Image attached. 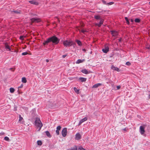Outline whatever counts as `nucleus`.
<instances>
[{
  "label": "nucleus",
  "instance_id": "f257e3e1",
  "mask_svg": "<svg viewBox=\"0 0 150 150\" xmlns=\"http://www.w3.org/2000/svg\"><path fill=\"white\" fill-rule=\"evenodd\" d=\"M60 41V40L55 35H53L47 38L46 40L43 43V44L44 46L47 45L49 43L52 42L54 45L58 44Z\"/></svg>",
  "mask_w": 150,
  "mask_h": 150
},
{
  "label": "nucleus",
  "instance_id": "f03ea898",
  "mask_svg": "<svg viewBox=\"0 0 150 150\" xmlns=\"http://www.w3.org/2000/svg\"><path fill=\"white\" fill-rule=\"evenodd\" d=\"M35 124L37 129H38L37 131H39L43 126V125L39 118L38 117L36 118V119L35 121Z\"/></svg>",
  "mask_w": 150,
  "mask_h": 150
},
{
  "label": "nucleus",
  "instance_id": "7ed1b4c3",
  "mask_svg": "<svg viewBox=\"0 0 150 150\" xmlns=\"http://www.w3.org/2000/svg\"><path fill=\"white\" fill-rule=\"evenodd\" d=\"M74 44L72 40H66L63 42V44L64 46L66 47L71 46Z\"/></svg>",
  "mask_w": 150,
  "mask_h": 150
},
{
  "label": "nucleus",
  "instance_id": "20e7f679",
  "mask_svg": "<svg viewBox=\"0 0 150 150\" xmlns=\"http://www.w3.org/2000/svg\"><path fill=\"white\" fill-rule=\"evenodd\" d=\"M146 125L141 126L140 127L139 130L140 133L142 134H143L145 132L144 129L146 128Z\"/></svg>",
  "mask_w": 150,
  "mask_h": 150
},
{
  "label": "nucleus",
  "instance_id": "39448f33",
  "mask_svg": "<svg viewBox=\"0 0 150 150\" xmlns=\"http://www.w3.org/2000/svg\"><path fill=\"white\" fill-rule=\"evenodd\" d=\"M30 20L33 23L39 22L40 21V19L38 18H33Z\"/></svg>",
  "mask_w": 150,
  "mask_h": 150
},
{
  "label": "nucleus",
  "instance_id": "423d86ee",
  "mask_svg": "<svg viewBox=\"0 0 150 150\" xmlns=\"http://www.w3.org/2000/svg\"><path fill=\"white\" fill-rule=\"evenodd\" d=\"M67 132V128H64L62 131V135L63 137H65L66 136Z\"/></svg>",
  "mask_w": 150,
  "mask_h": 150
},
{
  "label": "nucleus",
  "instance_id": "0eeeda50",
  "mask_svg": "<svg viewBox=\"0 0 150 150\" xmlns=\"http://www.w3.org/2000/svg\"><path fill=\"white\" fill-rule=\"evenodd\" d=\"M100 20V21L99 23H96L95 24V25L98 26L99 27H100L101 26V25L103 24L104 21V20L101 18Z\"/></svg>",
  "mask_w": 150,
  "mask_h": 150
},
{
  "label": "nucleus",
  "instance_id": "6e6552de",
  "mask_svg": "<svg viewBox=\"0 0 150 150\" xmlns=\"http://www.w3.org/2000/svg\"><path fill=\"white\" fill-rule=\"evenodd\" d=\"M109 50V48L107 45H105L104 48L103 49L102 51L104 53H107Z\"/></svg>",
  "mask_w": 150,
  "mask_h": 150
},
{
  "label": "nucleus",
  "instance_id": "1a4fd4ad",
  "mask_svg": "<svg viewBox=\"0 0 150 150\" xmlns=\"http://www.w3.org/2000/svg\"><path fill=\"white\" fill-rule=\"evenodd\" d=\"M110 32L113 36L116 37L118 35V32L115 30H110Z\"/></svg>",
  "mask_w": 150,
  "mask_h": 150
},
{
  "label": "nucleus",
  "instance_id": "9d476101",
  "mask_svg": "<svg viewBox=\"0 0 150 150\" xmlns=\"http://www.w3.org/2000/svg\"><path fill=\"white\" fill-rule=\"evenodd\" d=\"M88 118L87 117H85L83 118L79 122L78 125L79 126L81 125V124L83 122L86 121L87 120Z\"/></svg>",
  "mask_w": 150,
  "mask_h": 150
},
{
  "label": "nucleus",
  "instance_id": "9b49d317",
  "mask_svg": "<svg viewBox=\"0 0 150 150\" xmlns=\"http://www.w3.org/2000/svg\"><path fill=\"white\" fill-rule=\"evenodd\" d=\"M11 12L12 14H18L21 13V11L18 10H13L11 11Z\"/></svg>",
  "mask_w": 150,
  "mask_h": 150
},
{
  "label": "nucleus",
  "instance_id": "f8f14e48",
  "mask_svg": "<svg viewBox=\"0 0 150 150\" xmlns=\"http://www.w3.org/2000/svg\"><path fill=\"white\" fill-rule=\"evenodd\" d=\"M81 72L84 74H88L90 73H91V72L90 71H88L86 69H82L81 71Z\"/></svg>",
  "mask_w": 150,
  "mask_h": 150
},
{
  "label": "nucleus",
  "instance_id": "ddd939ff",
  "mask_svg": "<svg viewBox=\"0 0 150 150\" xmlns=\"http://www.w3.org/2000/svg\"><path fill=\"white\" fill-rule=\"evenodd\" d=\"M5 47L6 50L9 51H11V49L10 47V46L8 45L7 43H6L5 44Z\"/></svg>",
  "mask_w": 150,
  "mask_h": 150
},
{
  "label": "nucleus",
  "instance_id": "4468645a",
  "mask_svg": "<svg viewBox=\"0 0 150 150\" xmlns=\"http://www.w3.org/2000/svg\"><path fill=\"white\" fill-rule=\"evenodd\" d=\"M81 138V136L80 134L78 133L76 134L75 139L77 140H79Z\"/></svg>",
  "mask_w": 150,
  "mask_h": 150
},
{
  "label": "nucleus",
  "instance_id": "2eb2a0df",
  "mask_svg": "<svg viewBox=\"0 0 150 150\" xmlns=\"http://www.w3.org/2000/svg\"><path fill=\"white\" fill-rule=\"evenodd\" d=\"M29 2L32 4H34L36 5H38V2H36L35 0L29 1Z\"/></svg>",
  "mask_w": 150,
  "mask_h": 150
},
{
  "label": "nucleus",
  "instance_id": "dca6fc26",
  "mask_svg": "<svg viewBox=\"0 0 150 150\" xmlns=\"http://www.w3.org/2000/svg\"><path fill=\"white\" fill-rule=\"evenodd\" d=\"M111 68L113 70L116 71H120L119 69L117 67H115L114 65H112L111 67Z\"/></svg>",
  "mask_w": 150,
  "mask_h": 150
},
{
  "label": "nucleus",
  "instance_id": "f3484780",
  "mask_svg": "<svg viewBox=\"0 0 150 150\" xmlns=\"http://www.w3.org/2000/svg\"><path fill=\"white\" fill-rule=\"evenodd\" d=\"M101 85H102V84L100 83H96V84H94V85H93V86L92 88H97L98 86H100Z\"/></svg>",
  "mask_w": 150,
  "mask_h": 150
},
{
  "label": "nucleus",
  "instance_id": "a211bd4d",
  "mask_svg": "<svg viewBox=\"0 0 150 150\" xmlns=\"http://www.w3.org/2000/svg\"><path fill=\"white\" fill-rule=\"evenodd\" d=\"M75 42L77 43L79 46H81L82 45V42L80 40L76 39L75 40Z\"/></svg>",
  "mask_w": 150,
  "mask_h": 150
},
{
  "label": "nucleus",
  "instance_id": "6ab92c4d",
  "mask_svg": "<svg viewBox=\"0 0 150 150\" xmlns=\"http://www.w3.org/2000/svg\"><path fill=\"white\" fill-rule=\"evenodd\" d=\"M85 61V59H83L82 60H81L80 59H78L76 62V64H79Z\"/></svg>",
  "mask_w": 150,
  "mask_h": 150
},
{
  "label": "nucleus",
  "instance_id": "aec40b11",
  "mask_svg": "<svg viewBox=\"0 0 150 150\" xmlns=\"http://www.w3.org/2000/svg\"><path fill=\"white\" fill-rule=\"evenodd\" d=\"M79 80L81 82H85L86 80V79L83 77H80L79 79Z\"/></svg>",
  "mask_w": 150,
  "mask_h": 150
},
{
  "label": "nucleus",
  "instance_id": "412c9836",
  "mask_svg": "<svg viewBox=\"0 0 150 150\" xmlns=\"http://www.w3.org/2000/svg\"><path fill=\"white\" fill-rule=\"evenodd\" d=\"M78 148L76 146H75L74 147L69 149L68 150H77Z\"/></svg>",
  "mask_w": 150,
  "mask_h": 150
},
{
  "label": "nucleus",
  "instance_id": "4be33fe9",
  "mask_svg": "<svg viewBox=\"0 0 150 150\" xmlns=\"http://www.w3.org/2000/svg\"><path fill=\"white\" fill-rule=\"evenodd\" d=\"M45 133L46 135L49 137H51V136L50 134V132L48 131H46Z\"/></svg>",
  "mask_w": 150,
  "mask_h": 150
},
{
  "label": "nucleus",
  "instance_id": "5701e85b",
  "mask_svg": "<svg viewBox=\"0 0 150 150\" xmlns=\"http://www.w3.org/2000/svg\"><path fill=\"white\" fill-rule=\"evenodd\" d=\"M22 82L23 83H26L27 80L25 77H23L22 78Z\"/></svg>",
  "mask_w": 150,
  "mask_h": 150
},
{
  "label": "nucleus",
  "instance_id": "b1692460",
  "mask_svg": "<svg viewBox=\"0 0 150 150\" xmlns=\"http://www.w3.org/2000/svg\"><path fill=\"white\" fill-rule=\"evenodd\" d=\"M74 91L77 94H79V89H78L74 87Z\"/></svg>",
  "mask_w": 150,
  "mask_h": 150
},
{
  "label": "nucleus",
  "instance_id": "393cba45",
  "mask_svg": "<svg viewBox=\"0 0 150 150\" xmlns=\"http://www.w3.org/2000/svg\"><path fill=\"white\" fill-rule=\"evenodd\" d=\"M94 18L96 20H100L101 18L99 15H96L94 16Z\"/></svg>",
  "mask_w": 150,
  "mask_h": 150
},
{
  "label": "nucleus",
  "instance_id": "a878e982",
  "mask_svg": "<svg viewBox=\"0 0 150 150\" xmlns=\"http://www.w3.org/2000/svg\"><path fill=\"white\" fill-rule=\"evenodd\" d=\"M140 21V19L138 18H135L134 20V22L136 23H139Z\"/></svg>",
  "mask_w": 150,
  "mask_h": 150
},
{
  "label": "nucleus",
  "instance_id": "bb28decb",
  "mask_svg": "<svg viewBox=\"0 0 150 150\" xmlns=\"http://www.w3.org/2000/svg\"><path fill=\"white\" fill-rule=\"evenodd\" d=\"M37 144L38 145L41 146L42 145V141L40 140H38L37 141Z\"/></svg>",
  "mask_w": 150,
  "mask_h": 150
},
{
  "label": "nucleus",
  "instance_id": "cd10ccee",
  "mask_svg": "<svg viewBox=\"0 0 150 150\" xmlns=\"http://www.w3.org/2000/svg\"><path fill=\"white\" fill-rule=\"evenodd\" d=\"M10 92L11 93H13L14 92V91H15V89L13 88H10Z\"/></svg>",
  "mask_w": 150,
  "mask_h": 150
},
{
  "label": "nucleus",
  "instance_id": "c85d7f7f",
  "mask_svg": "<svg viewBox=\"0 0 150 150\" xmlns=\"http://www.w3.org/2000/svg\"><path fill=\"white\" fill-rule=\"evenodd\" d=\"M77 150H86L84 149L82 147L80 146L78 149Z\"/></svg>",
  "mask_w": 150,
  "mask_h": 150
},
{
  "label": "nucleus",
  "instance_id": "c756f323",
  "mask_svg": "<svg viewBox=\"0 0 150 150\" xmlns=\"http://www.w3.org/2000/svg\"><path fill=\"white\" fill-rule=\"evenodd\" d=\"M4 139L5 140L8 141H9V138L7 137H5Z\"/></svg>",
  "mask_w": 150,
  "mask_h": 150
},
{
  "label": "nucleus",
  "instance_id": "7c9ffc66",
  "mask_svg": "<svg viewBox=\"0 0 150 150\" xmlns=\"http://www.w3.org/2000/svg\"><path fill=\"white\" fill-rule=\"evenodd\" d=\"M146 128H147V130L149 131L150 130V126L149 125H146Z\"/></svg>",
  "mask_w": 150,
  "mask_h": 150
},
{
  "label": "nucleus",
  "instance_id": "2f4dec72",
  "mask_svg": "<svg viewBox=\"0 0 150 150\" xmlns=\"http://www.w3.org/2000/svg\"><path fill=\"white\" fill-rule=\"evenodd\" d=\"M23 119V118L22 117H21V115H19V121L20 122Z\"/></svg>",
  "mask_w": 150,
  "mask_h": 150
},
{
  "label": "nucleus",
  "instance_id": "473e14b6",
  "mask_svg": "<svg viewBox=\"0 0 150 150\" xmlns=\"http://www.w3.org/2000/svg\"><path fill=\"white\" fill-rule=\"evenodd\" d=\"M61 128V126H58L57 127V129L59 131L60 130Z\"/></svg>",
  "mask_w": 150,
  "mask_h": 150
},
{
  "label": "nucleus",
  "instance_id": "72a5a7b5",
  "mask_svg": "<svg viewBox=\"0 0 150 150\" xmlns=\"http://www.w3.org/2000/svg\"><path fill=\"white\" fill-rule=\"evenodd\" d=\"M102 2L104 4L107 5L108 3H107L106 1L104 0H102Z\"/></svg>",
  "mask_w": 150,
  "mask_h": 150
},
{
  "label": "nucleus",
  "instance_id": "f704fd0d",
  "mask_svg": "<svg viewBox=\"0 0 150 150\" xmlns=\"http://www.w3.org/2000/svg\"><path fill=\"white\" fill-rule=\"evenodd\" d=\"M114 2H111L109 3H108L107 5H110L112 4H114Z\"/></svg>",
  "mask_w": 150,
  "mask_h": 150
},
{
  "label": "nucleus",
  "instance_id": "c9c22d12",
  "mask_svg": "<svg viewBox=\"0 0 150 150\" xmlns=\"http://www.w3.org/2000/svg\"><path fill=\"white\" fill-rule=\"evenodd\" d=\"M126 64L127 66H129L131 64L129 62H127L126 63Z\"/></svg>",
  "mask_w": 150,
  "mask_h": 150
},
{
  "label": "nucleus",
  "instance_id": "e433bc0d",
  "mask_svg": "<svg viewBox=\"0 0 150 150\" xmlns=\"http://www.w3.org/2000/svg\"><path fill=\"white\" fill-rule=\"evenodd\" d=\"M28 54V52H23L22 54V55H26L27 54Z\"/></svg>",
  "mask_w": 150,
  "mask_h": 150
},
{
  "label": "nucleus",
  "instance_id": "4c0bfd02",
  "mask_svg": "<svg viewBox=\"0 0 150 150\" xmlns=\"http://www.w3.org/2000/svg\"><path fill=\"white\" fill-rule=\"evenodd\" d=\"M55 132H56V133L57 135H59V131H58L57 129H56V130Z\"/></svg>",
  "mask_w": 150,
  "mask_h": 150
},
{
  "label": "nucleus",
  "instance_id": "58836bf2",
  "mask_svg": "<svg viewBox=\"0 0 150 150\" xmlns=\"http://www.w3.org/2000/svg\"><path fill=\"white\" fill-rule=\"evenodd\" d=\"M81 32L83 33L84 34L86 32V30H84L83 29L81 30Z\"/></svg>",
  "mask_w": 150,
  "mask_h": 150
},
{
  "label": "nucleus",
  "instance_id": "ea45409f",
  "mask_svg": "<svg viewBox=\"0 0 150 150\" xmlns=\"http://www.w3.org/2000/svg\"><path fill=\"white\" fill-rule=\"evenodd\" d=\"M126 23H127V24L128 25H129L130 23H129V19L128 20H126Z\"/></svg>",
  "mask_w": 150,
  "mask_h": 150
},
{
  "label": "nucleus",
  "instance_id": "a19ab883",
  "mask_svg": "<svg viewBox=\"0 0 150 150\" xmlns=\"http://www.w3.org/2000/svg\"><path fill=\"white\" fill-rule=\"evenodd\" d=\"M19 38L21 40H23V36H21Z\"/></svg>",
  "mask_w": 150,
  "mask_h": 150
},
{
  "label": "nucleus",
  "instance_id": "79ce46f5",
  "mask_svg": "<svg viewBox=\"0 0 150 150\" xmlns=\"http://www.w3.org/2000/svg\"><path fill=\"white\" fill-rule=\"evenodd\" d=\"M5 134V133L4 132H2L0 133V136L4 135Z\"/></svg>",
  "mask_w": 150,
  "mask_h": 150
},
{
  "label": "nucleus",
  "instance_id": "37998d69",
  "mask_svg": "<svg viewBox=\"0 0 150 150\" xmlns=\"http://www.w3.org/2000/svg\"><path fill=\"white\" fill-rule=\"evenodd\" d=\"M23 84H22L20 86H19L18 87V88H22L23 87Z\"/></svg>",
  "mask_w": 150,
  "mask_h": 150
},
{
  "label": "nucleus",
  "instance_id": "c03bdc74",
  "mask_svg": "<svg viewBox=\"0 0 150 150\" xmlns=\"http://www.w3.org/2000/svg\"><path fill=\"white\" fill-rule=\"evenodd\" d=\"M120 87H121L120 86H117V90L119 89L120 88Z\"/></svg>",
  "mask_w": 150,
  "mask_h": 150
},
{
  "label": "nucleus",
  "instance_id": "a18cd8bd",
  "mask_svg": "<svg viewBox=\"0 0 150 150\" xmlns=\"http://www.w3.org/2000/svg\"><path fill=\"white\" fill-rule=\"evenodd\" d=\"M127 129H127L126 128H125L123 129L122 130L123 131H126Z\"/></svg>",
  "mask_w": 150,
  "mask_h": 150
},
{
  "label": "nucleus",
  "instance_id": "49530a36",
  "mask_svg": "<svg viewBox=\"0 0 150 150\" xmlns=\"http://www.w3.org/2000/svg\"><path fill=\"white\" fill-rule=\"evenodd\" d=\"M130 21H131V22H132V23H133V22H134V20L132 19H130Z\"/></svg>",
  "mask_w": 150,
  "mask_h": 150
},
{
  "label": "nucleus",
  "instance_id": "de8ad7c7",
  "mask_svg": "<svg viewBox=\"0 0 150 150\" xmlns=\"http://www.w3.org/2000/svg\"><path fill=\"white\" fill-rule=\"evenodd\" d=\"M67 56V55H63L62 57L63 58H65L66 56Z\"/></svg>",
  "mask_w": 150,
  "mask_h": 150
},
{
  "label": "nucleus",
  "instance_id": "09e8293b",
  "mask_svg": "<svg viewBox=\"0 0 150 150\" xmlns=\"http://www.w3.org/2000/svg\"><path fill=\"white\" fill-rule=\"evenodd\" d=\"M82 51L84 52H86V50L85 49H82Z\"/></svg>",
  "mask_w": 150,
  "mask_h": 150
},
{
  "label": "nucleus",
  "instance_id": "8fccbe9b",
  "mask_svg": "<svg viewBox=\"0 0 150 150\" xmlns=\"http://www.w3.org/2000/svg\"><path fill=\"white\" fill-rule=\"evenodd\" d=\"M125 20H126H126H128V18H127V17H125Z\"/></svg>",
  "mask_w": 150,
  "mask_h": 150
},
{
  "label": "nucleus",
  "instance_id": "3c124183",
  "mask_svg": "<svg viewBox=\"0 0 150 150\" xmlns=\"http://www.w3.org/2000/svg\"><path fill=\"white\" fill-rule=\"evenodd\" d=\"M146 48L147 49H149L150 50L149 47H146Z\"/></svg>",
  "mask_w": 150,
  "mask_h": 150
},
{
  "label": "nucleus",
  "instance_id": "603ef678",
  "mask_svg": "<svg viewBox=\"0 0 150 150\" xmlns=\"http://www.w3.org/2000/svg\"><path fill=\"white\" fill-rule=\"evenodd\" d=\"M46 62H49V60L48 59H46Z\"/></svg>",
  "mask_w": 150,
  "mask_h": 150
},
{
  "label": "nucleus",
  "instance_id": "864d4df0",
  "mask_svg": "<svg viewBox=\"0 0 150 150\" xmlns=\"http://www.w3.org/2000/svg\"><path fill=\"white\" fill-rule=\"evenodd\" d=\"M149 98L150 99V94H149Z\"/></svg>",
  "mask_w": 150,
  "mask_h": 150
},
{
  "label": "nucleus",
  "instance_id": "5fc2aeb1",
  "mask_svg": "<svg viewBox=\"0 0 150 150\" xmlns=\"http://www.w3.org/2000/svg\"><path fill=\"white\" fill-rule=\"evenodd\" d=\"M121 39H119V41L120 42H121Z\"/></svg>",
  "mask_w": 150,
  "mask_h": 150
},
{
  "label": "nucleus",
  "instance_id": "6e6d98bb",
  "mask_svg": "<svg viewBox=\"0 0 150 150\" xmlns=\"http://www.w3.org/2000/svg\"><path fill=\"white\" fill-rule=\"evenodd\" d=\"M13 69V68H11L10 69L11 70H12V69Z\"/></svg>",
  "mask_w": 150,
  "mask_h": 150
},
{
  "label": "nucleus",
  "instance_id": "4d7b16f0",
  "mask_svg": "<svg viewBox=\"0 0 150 150\" xmlns=\"http://www.w3.org/2000/svg\"><path fill=\"white\" fill-rule=\"evenodd\" d=\"M149 4H150V1L149 2Z\"/></svg>",
  "mask_w": 150,
  "mask_h": 150
},
{
  "label": "nucleus",
  "instance_id": "13d9d810",
  "mask_svg": "<svg viewBox=\"0 0 150 150\" xmlns=\"http://www.w3.org/2000/svg\"><path fill=\"white\" fill-rule=\"evenodd\" d=\"M149 47L150 50V45H149Z\"/></svg>",
  "mask_w": 150,
  "mask_h": 150
},
{
  "label": "nucleus",
  "instance_id": "bf43d9fd",
  "mask_svg": "<svg viewBox=\"0 0 150 150\" xmlns=\"http://www.w3.org/2000/svg\"><path fill=\"white\" fill-rule=\"evenodd\" d=\"M14 69H13V70H12V71H14Z\"/></svg>",
  "mask_w": 150,
  "mask_h": 150
}]
</instances>
